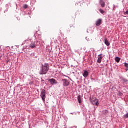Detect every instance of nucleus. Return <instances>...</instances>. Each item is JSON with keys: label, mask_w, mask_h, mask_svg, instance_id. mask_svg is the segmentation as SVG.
<instances>
[{"label": "nucleus", "mask_w": 128, "mask_h": 128, "mask_svg": "<svg viewBox=\"0 0 128 128\" xmlns=\"http://www.w3.org/2000/svg\"><path fill=\"white\" fill-rule=\"evenodd\" d=\"M49 70L50 65L47 63H45L44 64H42L41 68L39 71V74H46Z\"/></svg>", "instance_id": "obj_1"}, {"label": "nucleus", "mask_w": 128, "mask_h": 128, "mask_svg": "<svg viewBox=\"0 0 128 128\" xmlns=\"http://www.w3.org/2000/svg\"><path fill=\"white\" fill-rule=\"evenodd\" d=\"M40 44V41L36 42V41H32L30 44H29V46H30L31 48H34L36 46H38Z\"/></svg>", "instance_id": "obj_2"}, {"label": "nucleus", "mask_w": 128, "mask_h": 128, "mask_svg": "<svg viewBox=\"0 0 128 128\" xmlns=\"http://www.w3.org/2000/svg\"><path fill=\"white\" fill-rule=\"evenodd\" d=\"M46 90H42V92L40 94V96L42 98V100L44 102L45 100H46Z\"/></svg>", "instance_id": "obj_3"}, {"label": "nucleus", "mask_w": 128, "mask_h": 128, "mask_svg": "<svg viewBox=\"0 0 128 128\" xmlns=\"http://www.w3.org/2000/svg\"><path fill=\"white\" fill-rule=\"evenodd\" d=\"M91 102H92L94 106H98V100L96 98H92L90 100Z\"/></svg>", "instance_id": "obj_4"}, {"label": "nucleus", "mask_w": 128, "mask_h": 128, "mask_svg": "<svg viewBox=\"0 0 128 128\" xmlns=\"http://www.w3.org/2000/svg\"><path fill=\"white\" fill-rule=\"evenodd\" d=\"M48 82H50V84H58V81L56 80L54 78L49 79Z\"/></svg>", "instance_id": "obj_5"}, {"label": "nucleus", "mask_w": 128, "mask_h": 128, "mask_svg": "<svg viewBox=\"0 0 128 128\" xmlns=\"http://www.w3.org/2000/svg\"><path fill=\"white\" fill-rule=\"evenodd\" d=\"M102 54H100L98 56L97 62L98 64H100L102 62Z\"/></svg>", "instance_id": "obj_6"}, {"label": "nucleus", "mask_w": 128, "mask_h": 128, "mask_svg": "<svg viewBox=\"0 0 128 128\" xmlns=\"http://www.w3.org/2000/svg\"><path fill=\"white\" fill-rule=\"evenodd\" d=\"M100 4L102 8H104L106 6V2L104 0H100Z\"/></svg>", "instance_id": "obj_7"}, {"label": "nucleus", "mask_w": 128, "mask_h": 128, "mask_svg": "<svg viewBox=\"0 0 128 128\" xmlns=\"http://www.w3.org/2000/svg\"><path fill=\"white\" fill-rule=\"evenodd\" d=\"M102 24V19H98L96 21V26H100Z\"/></svg>", "instance_id": "obj_8"}, {"label": "nucleus", "mask_w": 128, "mask_h": 128, "mask_svg": "<svg viewBox=\"0 0 128 128\" xmlns=\"http://www.w3.org/2000/svg\"><path fill=\"white\" fill-rule=\"evenodd\" d=\"M62 81L64 82V86H68V84H70L66 79H63Z\"/></svg>", "instance_id": "obj_9"}, {"label": "nucleus", "mask_w": 128, "mask_h": 128, "mask_svg": "<svg viewBox=\"0 0 128 128\" xmlns=\"http://www.w3.org/2000/svg\"><path fill=\"white\" fill-rule=\"evenodd\" d=\"M105 44H106V46H110V42H108V39L105 38L104 39V42Z\"/></svg>", "instance_id": "obj_10"}, {"label": "nucleus", "mask_w": 128, "mask_h": 128, "mask_svg": "<svg viewBox=\"0 0 128 128\" xmlns=\"http://www.w3.org/2000/svg\"><path fill=\"white\" fill-rule=\"evenodd\" d=\"M88 76V71H84L83 73V76L84 78H87Z\"/></svg>", "instance_id": "obj_11"}, {"label": "nucleus", "mask_w": 128, "mask_h": 128, "mask_svg": "<svg viewBox=\"0 0 128 128\" xmlns=\"http://www.w3.org/2000/svg\"><path fill=\"white\" fill-rule=\"evenodd\" d=\"M78 100L79 104H82V96H80V95H78Z\"/></svg>", "instance_id": "obj_12"}, {"label": "nucleus", "mask_w": 128, "mask_h": 128, "mask_svg": "<svg viewBox=\"0 0 128 128\" xmlns=\"http://www.w3.org/2000/svg\"><path fill=\"white\" fill-rule=\"evenodd\" d=\"M115 60L116 62H120V58L117 56L115 58Z\"/></svg>", "instance_id": "obj_13"}, {"label": "nucleus", "mask_w": 128, "mask_h": 128, "mask_svg": "<svg viewBox=\"0 0 128 128\" xmlns=\"http://www.w3.org/2000/svg\"><path fill=\"white\" fill-rule=\"evenodd\" d=\"M122 81H123L124 82H128V80L126 78H122Z\"/></svg>", "instance_id": "obj_14"}, {"label": "nucleus", "mask_w": 128, "mask_h": 128, "mask_svg": "<svg viewBox=\"0 0 128 128\" xmlns=\"http://www.w3.org/2000/svg\"><path fill=\"white\" fill-rule=\"evenodd\" d=\"M99 11L101 14H104V10H102V8L100 9Z\"/></svg>", "instance_id": "obj_15"}, {"label": "nucleus", "mask_w": 128, "mask_h": 128, "mask_svg": "<svg viewBox=\"0 0 128 128\" xmlns=\"http://www.w3.org/2000/svg\"><path fill=\"white\" fill-rule=\"evenodd\" d=\"M124 118H128V113H127L126 114L124 115Z\"/></svg>", "instance_id": "obj_16"}, {"label": "nucleus", "mask_w": 128, "mask_h": 128, "mask_svg": "<svg viewBox=\"0 0 128 128\" xmlns=\"http://www.w3.org/2000/svg\"><path fill=\"white\" fill-rule=\"evenodd\" d=\"M28 5L27 4H24L23 6L24 8H28Z\"/></svg>", "instance_id": "obj_17"}, {"label": "nucleus", "mask_w": 128, "mask_h": 128, "mask_svg": "<svg viewBox=\"0 0 128 128\" xmlns=\"http://www.w3.org/2000/svg\"><path fill=\"white\" fill-rule=\"evenodd\" d=\"M124 66H126V68H128V63H124Z\"/></svg>", "instance_id": "obj_18"}, {"label": "nucleus", "mask_w": 128, "mask_h": 128, "mask_svg": "<svg viewBox=\"0 0 128 128\" xmlns=\"http://www.w3.org/2000/svg\"><path fill=\"white\" fill-rule=\"evenodd\" d=\"M108 110H104V114H108Z\"/></svg>", "instance_id": "obj_19"}, {"label": "nucleus", "mask_w": 128, "mask_h": 128, "mask_svg": "<svg viewBox=\"0 0 128 128\" xmlns=\"http://www.w3.org/2000/svg\"><path fill=\"white\" fill-rule=\"evenodd\" d=\"M118 94L119 96H122V93L121 92H119Z\"/></svg>", "instance_id": "obj_20"}, {"label": "nucleus", "mask_w": 128, "mask_h": 128, "mask_svg": "<svg viewBox=\"0 0 128 128\" xmlns=\"http://www.w3.org/2000/svg\"><path fill=\"white\" fill-rule=\"evenodd\" d=\"M124 14H128V10H126V12H124Z\"/></svg>", "instance_id": "obj_21"}, {"label": "nucleus", "mask_w": 128, "mask_h": 128, "mask_svg": "<svg viewBox=\"0 0 128 128\" xmlns=\"http://www.w3.org/2000/svg\"><path fill=\"white\" fill-rule=\"evenodd\" d=\"M126 70H128V68H126Z\"/></svg>", "instance_id": "obj_22"}, {"label": "nucleus", "mask_w": 128, "mask_h": 128, "mask_svg": "<svg viewBox=\"0 0 128 128\" xmlns=\"http://www.w3.org/2000/svg\"><path fill=\"white\" fill-rule=\"evenodd\" d=\"M74 127L76 128V126H74Z\"/></svg>", "instance_id": "obj_23"}, {"label": "nucleus", "mask_w": 128, "mask_h": 128, "mask_svg": "<svg viewBox=\"0 0 128 128\" xmlns=\"http://www.w3.org/2000/svg\"><path fill=\"white\" fill-rule=\"evenodd\" d=\"M60 34H62V32H60Z\"/></svg>", "instance_id": "obj_24"}]
</instances>
